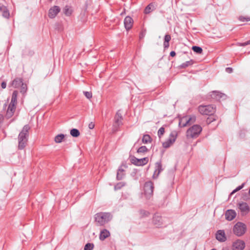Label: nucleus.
I'll return each mask as SVG.
<instances>
[{
    "mask_svg": "<svg viewBox=\"0 0 250 250\" xmlns=\"http://www.w3.org/2000/svg\"><path fill=\"white\" fill-rule=\"evenodd\" d=\"M124 25L127 31L129 30L132 27L133 20L130 16H126L124 20Z\"/></svg>",
    "mask_w": 250,
    "mask_h": 250,
    "instance_id": "nucleus-17",
    "label": "nucleus"
},
{
    "mask_svg": "<svg viewBox=\"0 0 250 250\" xmlns=\"http://www.w3.org/2000/svg\"><path fill=\"white\" fill-rule=\"evenodd\" d=\"M11 85L15 88L21 87V92L22 94H24L26 92L27 89V85L23 83V79L22 78H15L12 81Z\"/></svg>",
    "mask_w": 250,
    "mask_h": 250,
    "instance_id": "nucleus-4",
    "label": "nucleus"
},
{
    "mask_svg": "<svg viewBox=\"0 0 250 250\" xmlns=\"http://www.w3.org/2000/svg\"><path fill=\"white\" fill-rule=\"evenodd\" d=\"M18 95V92L17 90H15L13 91L12 95L11 100L8 105L6 114V117L8 119L11 118L16 111L17 104Z\"/></svg>",
    "mask_w": 250,
    "mask_h": 250,
    "instance_id": "nucleus-3",
    "label": "nucleus"
},
{
    "mask_svg": "<svg viewBox=\"0 0 250 250\" xmlns=\"http://www.w3.org/2000/svg\"><path fill=\"white\" fill-rule=\"evenodd\" d=\"M245 185V183H243L241 185H240V186H238V187H237L234 190H233V191L232 192L231 194H232L233 193H235V192L240 190L242 188H243V187H244Z\"/></svg>",
    "mask_w": 250,
    "mask_h": 250,
    "instance_id": "nucleus-38",
    "label": "nucleus"
},
{
    "mask_svg": "<svg viewBox=\"0 0 250 250\" xmlns=\"http://www.w3.org/2000/svg\"><path fill=\"white\" fill-rule=\"evenodd\" d=\"M146 29H142V31H141V32L140 33V35H139V38H140V40L143 39L145 37V36H146Z\"/></svg>",
    "mask_w": 250,
    "mask_h": 250,
    "instance_id": "nucleus-37",
    "label": "nucleus"
},
{
    "mask_svg": "<svg viewBox=\"0 0 250 250\" xmlns=\"http://www.w3.org/2000/svg\"><path fill=\"white\" fill-rule=\"evenodd\" d=\"M238 44L239 46H245L247 45H249V44H250V40L247 42H244V43H239Z\"/></svg>",
    "mask_w": 250,
    "mask_h": 250,
    "instance_id": "nucleus-40",
    "label": "nucleus"
},
{
    "mask_svg": "<svg viewBox=\"0 0 250 250\" xmlns=\"http://www.w3.org/2000/svg\"><path fill=\"white\" fill-rule=\"evenodd\" d=\"M151 141L150 136L149 135H144L142 139V142L145 144L150 143Z\"/></svg>",
    "mask_w": 250,
    "mask_h": 250,
    "instance_id": "nucleus-29",
    "label": "nucleus"
},
{
    "mask_svg": "<svg viewBox=\"0 0 250 250\" xmlns=\"http://www.w3.org/2000/svg\"><path fill=\"white\" fill-rule=\"evenodd\" d=\"M60 8L58 6H54L49 10L48 16L50 18H54L60 12Z\"/></svg>",
    "mask_w": 250,
    "mask_h": 250,
    "instance_id": "nucleus-18",
    "label": "nucleus"
},
{
    "mask_svg": "<svg viewBox=\"0 0 250 250\" xmlns=\"http://www.w3.org/2000/svg\"><path fill=\"white\" fill-rule=\"evenodd\" d=\"M239 20L241 21H250V17H245V16H240L238 18Z\"/></svg>",
    "mask_w": 250,
    "mask_h": 250,
    "instance_id": "nucleus-35",
    "label": "nucleus"
},
{
    "mask_svg": "<svg viewBox=\"0 0 250 250\" xmlns=\"http://www.w3.org/2000/svg\"><path fill=\"white\" fill-rule=\"evenodd\" d=\"M125 185V182H121L118 183L114 186V190H117L120 189L123 187H124Z\"/></svg>",
    "mask_w": 250,
    "mask_h": 250,
    "instance_id": "nucleus-31",
    "label": "nucleus"
},
{
    "mask_svg": "<svg viewBox=\"0 0 250 250\" xmlns=\"http://www.w3.org/2000/svg\"><path fill=\"white\" fill-rule=\"evenodd\" d=\"M0 13L5 18L8 19L10 16V13L7 8L3 5H0Z\"/></svg>",
    "mask_w": 250,
    "mask_h": 250,
    "instance_id": "nucleus-23",
    "label": "nucleus"
},
{
    "mask_svg": "<svg viewBox=\"0 0 250 250\" xmlns=\"http://www.w3.org/2000/svg\"><path fill=\"white\" fill-rule=\"evenodd\" d=\"M70 134L74 137H77L80 135V133L79 130L73 128L70 130Z\"/></svg>",
    "mask_w": 250,
    "mask_h": 250,
    "instance_id": "nucleus-28",
    "label": "nucleus"
},
{
    "mask_svg": "<svg viewBox=\"0 0 250 250\" xmlns=\"http://www.w3.org/2000/svg\"><path fill=\"white\" fill-rule=\"evenodd\" d=\"M94 126H95V124L93 122L90 123L88 125V127L90 129H93L94 128Z\"/></svg>",
    "mask_w": 250,
    "mask_h": 250,
    "instance_id": "nucleus-41",
    "label": "nucleus"
},
{
    "mask_svg": "<svg viewBox=\"0 0 250 250\" xmlns=\"http://www.w3.org/2000/svg\"><path fill=\"white\" fill-rule=\"evenodd\" d=\"M110 235V232L106 229H104L100 232L99 238L101 240L104 241V239L108 237Z\"/></svg>",
    "mask_w": 250,
    "mask_h": 250,
    "instance_id": "nucleus-24",
    "label": "nucleus"
},
{
    "mask_svg": "<svg viewBox=\"0 0 250 250\" xmlns=\"http://www.w3.org/2000/svg\"><path fill=\"white\" fill-rule=\"evenodd\" d=\"M64 137V135L62 134H60L57 135L55 137V142L57 143H60L62 142V140Z\"/></svg>",
    "mask_w": 250,
    "mask_h": 250,
    "instance_id": "nucleus-27",
    "label": "nucleus"
},
{
    "mask_svg": "<svg viewBox=\"0 0 250 250\" xmlns=\"http://www.w3.org/2000/svg\"><path fill=\"white\" fill-rule=\"evenodd\" d=\"M130 162L132 164L135 166H143L148 163V158L145 157L142 159H138L133 156L130 158Z\"/></svg>",
    "mask_w": 250,
    "mask_h": 250,
    "instance_id": "nucleus-11",
    "label": "nucleus"
},
{
    "mask_svg": "<svg viewBox=\"0 0 250 250\" xmlns=\"http://www.w3.org/2000/svg\"><path fill=\"white\" fill-rule=\"evenodd\" d=\"M94 248V244L93 243H87L84 248V250H92Z\"/></svg>",
    "mask_w": 250,
    "mask_h": 250,
    "instance_id": "nucleus-33",
    "label": "nucleus"
},
{
    "mask_svg": "<svg viewBox=\"0 0 250 250\" xmlns=\"http://www.w3.org/2000/svg\"><path fill=\"white\" fill-rule=\"evenodd\" d=\"M245 247L244 241L238 239L233 242L232 245L233 250H243Z\"/></svg>",
    "mask_w": 250,
    "mask_h": 250,
    "instance_id": "nucleus-14",
    "label": "nucleus"
},
{
    "mask_svg": "<svg viewBox=\"0 0 250 250\" xmlns=\"http://www.w3.org/2000/svg\"><path fill=\"white\" fill-rule=\"evenodd\" d=\"M165 128L164 127H161L159 128V129L158 131V136L159 138H161L162 136L164 135L165 133Z\"/></svg>",
    "mask_w": 250,
    "mask_h": 250,
    "instance_id": "nucleus-34",
    "label": "nucleus"
},
{
    "mask_svg": "<svg viewBox=\"0 0 250 250\" xmlns=\"http://www.w3.org/2000/svg\"><path fill=\"white\" fill-rule=\"evenodd\" d=\"M192 49L194 52L198 54H201L203 52L202 48L199 46H193L192 47Z\"/></svg>",
    "mask_w": 250,
    "mask_h": 250,
    "instance_id": "nucleus-30",
    "label": "nucleus"
},
{
    "mask_svg": "<svg viewBox=\"0 0 250 250\" xmlns=\"http://www.w3.org/2000/svg\"><path fill=\"white\" fill-rule=\"evenodd\" d=\"M153 183L151 181L146 182L144 185V194L147 199H149L153 195Z\"/></svg>",
    "mask_w": 250,
    "mask_h": 250,
    "instance_id": "nucleus-10",
    "label": "nucleus"
},
{
    "mask_svg": "<svg viewBox=\"0 0 250 250\" xmlns=\"http://www.w3.org/2000/svg\"><path fill=\"white\" fill-rule=\"evenodd\" d=\"M112 218V215L109 212H99L95 215V221L97 226H104L108 223Z\"/></svg>",
    "mask_w": 250,
    "mask_h": 250,
    "instance_id": "nucleus-2",
    "label": "nucleus"
},
{
    "mask_svg": "<svg viewBox=\"0 0 250 250\" xmlns=\"http://www.w3.org/2000/svg\"><path fill=\"white\" fill-rule=\"evenodd\" d=\"M30 129V126L28 125H26L20 132L18 137L19 149L22 150L24 149L27 145Z\"/></svg>",
    "mask_w": 250,
    "mask_h": 250,
    "instance_id": "nucleus-1",
    "label": "nucleus"
},
{
    "mask_svg": "<svg viewBox=\"0 0 250 250\" xmlns=\"http://www.w3.org/2000/svg\"><path fill=\"white\" fill-rule=\"evenodd\" d=\"M153 223L156 227H160L164 225V219L158 214H155L153 218Z\"/></svg>",
    "mask_w": 250,
    "mask_h": 250,
    "instance_id": "nucleus-16",
    "label": "nucleus"
},
{
    "mask_svg": "<svg viewBox=\"0 0 250 250\" xmlns=\"http://www.w3.org/2000/svg\"><path fill=\"white\" fill-rule=\"evenodd\" d=\"M246 229V225L242 222H238L234 226L233 231L236 235L241 236L245 233Z\"/></svg>",
    "mask_w": 250,
    "mask_h": 250,
    "instance_id": "nucleus-7",
    "label": "nucleus"
},
{
    "mask_svg": "<svg viewBox=\"0 0 250 250\" xmlns=\"http://www.w3.org/2000/svg\"><path fill=\"white\" fill-rule=\"evenodd\" d=\"M198 111L202 115H211L215 112V108L212 105H200Z\"/></svg>",
    "mask_w": 250,
    "mask_h": 250,
    "instance_id": "nucleus-6",
    "label": "nucleus"
},
{
    "mask_svg": "<svg viewBox=\"0 0 250 250\" xmlns=\"http://www.w3.org/2000/svg\"><path fill=\"white\" fill-rule=\"evenodd\" d=\"M123 120L122 115L121 113H120V111L118 110L115 116L114 117V123L115 125L114 126L115 127L118 128L120 125H123L122 121Z\"/></svg>",
    "mask_w": 250,
    "mask_h": 250,
    "instance_id": "nucleus-15",
    "label": "nucleus"
},
{
    "mask_svg": "<svg viewBox=\"0 0 250 250\" xmlns=\"http://www.w3.org/2000/svg\"><path fill=\"white\" fill-rule=\"evenodd\" d=\"M171 40V36L169 34H167L164 37V46L165 48H167L169 46V42Z\"/></svg>",
    "mask_w": 250,
    "mask_h": 250,
    "instance_id": "nucleus-25",
    "label": "nucleus"
},
{
    "mask_svg": "<svg viewBox=\"0 0 250 250\" xmlns=\"http://www.w3.org/2000/svg\"><path fill=\"white\" fill-rule=\"evenodd\" d=\"M156 4L155 2L150 3L145 9L144 13L146 14H149L156 9Z\"/></svg>",
    "mask_w": 250,
    "mask_h": 250,
    "instance_id": "nucleus-22",
    "label": "nucleus"
},
{
    "mask_svg": "<svg viewBox=\"0 0 250 250\" xmlns=\"http://www.w3.org/2000/svg\"><path fill=\"white\" fill-rule=\"evenodd\" d=\"M177 132L176 131H172L168 138L163 143V146L165 148H167L172 146L175 142L177 137Z\"/></svg>",
    "mask_w": 250,
    "mask_h": 250,
    "instance_id": "nucleus-9",
    "label": "nucleus"
},
{
    "mask_svg": "<svg viewBox=\"0 0 250 250\" xmlns=\"http://www.w3.org/2000/svg\"><path fill=\"white\" fill-rule=\"evenodd\" d=\"M202 130L200 125H193L190 127L187 131V138H197Z\"/></svg>",
    "mask_w": 250,
    "mask_h": 250,
    "instance_id": "nucleus-5",
    "label": "nucleus"
},
{
    "mask_svg": "<svg viewBox=\"0 0 250 250\" xmlns=\"http://www.w3.org/2000/svg\"><path fill=\"white\" fill-rule=\"evenodd\" d=\"M6 82H2V83H1V87L3 89H4V88H6Z\"/></svg>",
    "mask_w": 250,
    "mask_h": 250,
    "instance_id": "nucleus-44",
    "label": "nucleus"
},
{
    "mask_svg": "<svg viewBox=\"0 0 250 250\" xmlns=\"http://www.w3.org/2000/svg\"><path fill=\"white\" fill-rule=\"evenodd\" d=\"M226 71L228 73H231L233 71V69L231 67H227L226 68Z\"/></svg>",
    "mask_w": 250,
    "mask_h": 250,
    "instance_id": "nucleus-42",
    "label": "nucleus"
},
{
    "mask_svg": "<svg viewBox=\"0 0 250 250\" xmlns=\"http://www.w3.org/2000/svg\"><path fill=\"white\" fill-rule=\"evenodd\" d=\"M236 215V213L234 210H228L225 213L226 219L229 221L232 220Z\"/></svg>",
    "mask_w": 250,
    "mask_h": 250,
    "instance_id": "nucleus-20",
    "label": "nucleus"
},
{
    "mask_svg": "<svg viewBox=\"0 0 250 250\" xmlns=\"http://www.w3.org/2000/svg\"><path fill=\"white\" fill-rule=\"evenodd\" d=\"M196 121V117L194 115L190 116H186L180 118L179 125L181 127H185L188 125L194 123Z\"/></svg>",
    "mask_w": 250,
    "mask_h": 250,
    "instance_id": "nucleus-8",
    "label": "nucleus"
},
{
    "mask_svg": "<svg viewBox=\"0 0 250 250\" xmlns=\"http://www.w3.org/2000/svg\"><path fill=\"white\" fill-rule=\"evenodd\" d=\"M216 238L220 242H225L227 240L224 230H219L216 234Z\"/></svg>",
    "mask_w": 250,
    "mask_h": 250,
    "instance_id": "nucleus-19",
    "label": "nucleus"
},
{
    "mask_svg": "<svg viewBox=\"0 0 250 250\" xmlns=\"http://www.w3.org/2000/svg\"><path fill=\"white\" fill-rule=\"evenodd\" d=\"M238 208L243 213H247L250 210V208L247 203L242 202L239 203Z\"/></svg>",
    "mask_w": 250,
    "mask_h": 250,
    "instance_id": "nucleus-21",
    "label": "nucleus"
},
{
    "mask_svg": "<svg viewBox=\"0 0 250 250\" xmlns=\"http://www.w3.org/2000/svg\"><path fill=\"white\" fill-rule=\"evenodd\" d=\"M148 151V149L146 146H142L140 147L137 150V153H145Z\"/></svg>",
    "mask_w": 250,
    "mask_h": 250,
    "instance_id": "nucleus-32",
    "label": "nucleus"
},
{
    "mask_svg": "<svg viewBox=\"0 0 250 250\" xmlns=\"http://www.w3.org/2000/svg\"><path fill=\"white\" fill-rule=\"evenodd\" d=\"M84 94L85 95V96L88 99H90V98H92V93L90 92H88V91H85V92H84Z\"/></svg>",
    "mask_w": 250,
    "mask_h": 250,
    "instance_id": "nucleus-39",
    "label": "nucleus"
},
{
    "mask_svg": "<svg viewBox=\"0 0 250 250\" xmlns=\"http://www.w3.org/2000/svg\"><path fill=\"white\" fill-rule=\"evenodd\" d=\"M216 250V249H212V250Z\"/></svg>",
    "mask_w": 250,
    "mask_h": 250,
    "instance_id": "nucleus-47",
    "label": "nucleus"
},
{
    "mask_svg": "<svg viewBox=\"0 0 250 250\" xmlns=\"http://www.w3.org/2000/svg\"><path fill=\"white\" fill-rule=\"evenodd\" d=\"M126 167L127 166L124 164H122L119 167L116 176V179L117 180H121L124 178L125 174V168H126Z\"/></svg>",
    "mask_w": 250,
    "mask_h": 250,
    "instance_id": "nucleus-13",
    "label": "nucleus"
},
{
    "mask_svg": "<svg viewBox=\"0 0 250 250\" xmlns=\"http://www.w3.org/2000/svg\"><path fill=\"white\" fill-rule=\"evenodd\" d=\"M140 212L142 214L145 216H147L149 214V213L148 211H146V210H141Z\"/></svg>",
    "mask_w": 250,
    "mask_h": 250,
    "instance_id": "nucleus-43",
    "label": "nucleus"
},
{
    "mask_svg": "<svg viewBox=\"0 0 250 250\" xmlns=\"http://www.w3.org/2000/svg\"><path fill=\"white\" fill-rule=\"evenodd\" d=\"M162 164L161 161H158L155 164V170L152 176L153 179H156L160 173L163 170Z\"/></svg>",
    "mask_w": 250,
    "mask_h": 250,
    "instance_id": "nucleus-12",
    "label": "nucleus"
},
{
    "mask_svg": "<svg viewBox=\"0 0 250 250\" xmlns=\"http://www.w3.org/2000/svg\"><path fill=\"white\" fill-rule=\"evenodd\" d=\"M3 120V117L1 114H0V123H1Z\"/></svg>",
    "mask_w": 250,
    "mask_h": 250,
    "instance_id": "nucleus-46",
    "label": "nucleus"
},
{
    "mask_svg": "<svg viewBox=\"0 0 250 250\" xmlns=\"http://www.w3.org/2000/svg\"><path fill=\"white\" fill-rule=\"evenodd\" d=\"M64 14L67 16H70L71 14V10L68 6H65L64 8Z\"/></svg>",
    "mask_w": 250,
    "mask_h": 250,
    "instance_id": "nucleus-36",
    "label": "nucleus"
},
{
    "mask_svg": "<svg viewBox=\"0 0 250 250\" xmlns=\"http://www.w3.org/2000/svg\"><path fill=\"white\" fill-rule=\"evenodd\" d=\"M194 63V61L192 60H190L189 61H187L183 63L180 65V67L181 68H185L189 66L192 65Z\"/></svg>",
    "mask_w": 250,
    "mask_h": 250,
    "instance_id": "nucleus-26",
    "label": "nucleus"
},
{
    "mask_svg": "<svg viewBox=\"0 0 250 250\" xmlns=\"http://www.w3.org/2000/svg\"><path fill=\"white\" fill-rule=\"evenodd\" d=\"M170 55L171 57H174L176 55V53L174 51H171L170 53Z\"/></svg>",
    "mask_w": 250,
    "mask_h": 250,
    "instance_id": "nucleus-45",
    "label": "nucleus"
}]
</instances>
